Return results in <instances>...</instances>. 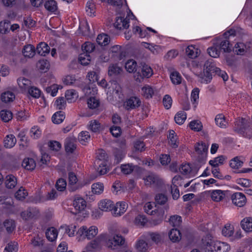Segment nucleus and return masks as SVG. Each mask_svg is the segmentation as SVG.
Returning a JSON list of instances; mask_svg holds the SVG:
<instances>
[{
    "label": "nucleus",
    "instance_id": "obj_1",
    "mask_svg": "<svg viewBox=\"0 0 252 252\" xmlns=\"http://www.w3.org/2000/svg\"><path fill=\"white\" fill-rule=\"evenodd\" d=\"M213 73L220 76L224 81L228 79V77L226 72L217 67L213 60L211 59L206 61L204 64L203 75L201 77L200 82L205 84L210 83L212 79Z\"/></svg>",
    "mask_w": 252,
    "mask_h": 252
},
{
    "label": "nucleus",
    "instance_id": "obj_2",
    "mask_svg": "<svg viewBox=\"0 0 252 252\" xmlns=\"http://www.w3.org/2000/svg\"><path fill=\"white\" fill-rule=\"evenodd\" d=\"M249 120L246 118H238L236 119L234 122L233 127L234 130L241 134L243 137L247 138L246 136L248 131H251V128H249Z\"/></svg>",
    "mask_w": 252,
    "mask_h": 252
},
{
    "label": "nucleus",
    "instance_id": "obj_3",
    "mask_svg": "<svg viewBox=\"0 0 252 252\" xmlns=\"http://www.w3.org/2000/svg\"><path fill=\"white\" fill-rule=\"evenodd\" d=\"M91 244L94 249L99 248L103 246L109 248L112 247V243L109 241V237L104 234L98 236L92 242Z\"/></svg>",
    "mask_w": 252,
    "mask_h": 252
},
{
    "label": "nucleus",
    "instance_id": "obj_4",
    "mask_svg": "<svg viewBox=\"0 0 252 252\" xmlns=\"http://www.w3.org/2000/svg\"><path fill=\"white\" fill-rule=\"evenodd\" d=\"M98 233V229L95 226H92L88 228L86 226H83L78 230L77 233L84 238L92 239Z\"/></svg>",
    "mask_w": 252,
    "mask_h": 252
},
{
    "label": "nucleus",
    "instance_id": "obj_5",
    "mask_svg": "<svg viewBox=\"0 0 252 252\" xmlns=\"http://www.w3.org/2000/svg\"><path fill=\"white\" fill-rule=\"evenodd\" d=\"M73 206L74 211L71 210L70 212L74 215L78 214L86 208V201L82 197H75L73 200Z\"/></svg>",
    "mask_w": 252,
    "mask_h": 252
},
{
    "label": "nucleus",
    "instance_id": "obj_6",
    "mask_svg": "<svg viewBox=\"0 0 252 252\" xmlns=\"http://www.w3.org/2000/svg\"><path fill=\"white\" fill-rule=\"evenodd\" d=\"M77 178L76 175L72 172L68 173V190L70 191H75L83 187V185L77 183Z\"/></svg>",
    "mask_w": 252,
    "mask_h": 252
},
{
    "label": "nucleus",
    "instance_id": "obj_7",
    "mask_svg": "<svg viewBox=\"0 0 252 252\" xmlns=\"http://www.w3.org/2000/svg\"><path fill=\"white\" fill-rule=\"evenodd\" d=\"M165 211L162 208H158L154 210L153 218L151 221V223L154 225H157L161 223L164 218Z\"/></svg>",
    "mask_w": 252,
    "mask_h": 252
},
{
    "label": "nucleus",
    "instance_id": "obj_8",
    "mask_svg": "<svg viewBox=\"0 0 252 252\" xmlns=\"http://www.w3.org/2000/svg\"><path fill=\"white\" fill-rule=\"evenodd\" d=\"M232 203L236 206L242 207L246 203L247 199L245 195L241 192H236L231 196Z\"/></svg>",
    "mask_w": 252,
    "mask_h": 252
},
{
    "label": "nucleus",
    "instance_id": "obj_9",
    "mask_svg": "<svg viewBox=\"0 0 252 252\" xmlns=\"http://www.w3.org/2000/svg\"><path fill=\"white\" fill-rule=\"evenodd\" d=\"M141 104V101L140 98L135 96L130 97L125 102V105L127 110L136 109L139 107Z\"/></svg>",
    "mask_w": 252,
    "mask_h": 252
},
{
    "label": "nucleus",
    "instance_id": "obj_10",
    "mask_svg": "<svg viewBox=\"0 0 252 252\" xmlns=\"http://www.w3.org/2000/svg\"><path fill=\"white\" fill-rule=\"evenodd\" d=\"M146 186H159L161 184V180L156 175L151 173L146 178H143Z\"/></svg>",
    "mask_w": 252,
    "mask_h": 252
},
{
    "label": "nucleus",
    "instance_id": "obj_11",
    "mask_svg": "<svg viewBox=\"0 0 252 252\" xmlns=\"http://www.w3.org/2000/svg\"><path fill=\"white\" fill-rule=\"evenodd\" d=\"M220 51L222 50L224 52L229 53L231 52V44L230 42L227 39L222 38H217L215 41Z\"/></svg>",
    "mask_w": 252,
    "mask_h": 252
},
{
    "label": "nucleus",
    "instance_id": "obj_12",
    "mask_svg": "<svg viewBox=\"0 0 252 252\" xmlns=\"http://www.w3.org/2000/svg\"><path fill=\"white\" fill-rule=\"evenodd\" d=\"M141 69H139L137 74L141 78H149L153 74V70L152 68L146 63H141Z\"/></svg>",
    "mask_w": 252,
    "mask_h": 252
},
{
    "label": "nucleus",
    "instance_id": "obj_13",
    "mask_svg": "<svg viewBox=\"0 0 252 252\" xmlns=\"http://www.w3.org/2000/svg\"><path fill=\"white\" fill-rule=\"evenodd\" d=\"M121 169L122 172L125 174L128 175L132 173L133 172H139L141 168L138 165H135L132 163L124 164L121 165Z\"/></svg>",
    "mask_w": 252,
    "mask_h": 252
},
{
    "label": "nucleus",
    "instance_id": "obj_14",
    "mask_svg": "<svg viewBox=\"0 0 252 252\" xmlns=\"http://www.w3.org/2000/svg\"><path fill=\"white\" fill-rule=\"evenodd\" d=\"M76 140L71 137L65 139L64 148L65 152L67 153H73L76 148Z\"/></svg>",
    "mask_w": 252,
    "mask_h": 252
},
{
    "label": "nucleus",
    "instance_id": "obj_15",
    "mask_svg": "<svg viewBox=\"0 0 252 252\" xmlns=\"http://www.w3.org/2000/svg\"><path fill=\"white\" fill-rule=\"evenodd\" d=\"M195 152L199 155H201V158L200 159L198 158V161L200 162L204 163L206 157V152L207 151V147L204 143L197 144V146L195 147Z\"/></svg>",
    "mask_w": 252,
    "mask_h": 252
},
{
    "label": "nucleus",
    "instance_id": "obj_16",
    "mask_svg": "<svg viewBox=\"0 0 252 252\" xmlns=\"http://www.w3.org/2000/svg\"><path fill=\"white\" fill-rule=\"evenodd\" d=\"M113 214L116 216H121L126 210L127 205L124 202H118L114 206Z\"/></svg>",
    "mask_w": 252,
    "mask_h": 252
},
{
    "label": "nucleus",
    "instance_id": "obj_17",
    "mask_svg": "<svg viewBox=\"0 0 252 252\" xmlns=\"http://www.w3.org/2000/svg\"><path fill=\"white\" fill-rule=\"evenodd\" d=\"M129 26V19L127 18L124 19L122 17H117L114 23V27L119 30H121L122 28L127 29Z\"/></svg>",
    "mask_w": 252,
    "mask_h": 252
},
{
    "label": "nucleus",
    "instance_id": "obj_18",
    "mask_svg": "<svg viewBox=\"0 0 252 252\" xmlns=\"http://www.w3.org/2000/svg\"><path fill=\"white\" fill-rule=\"evenodd\" d=\"M123 72V68L118 64H111L108 67V74L109 76L117 77Z\"/></svg>",
    "mask_w": 252,
    "mask_h": 252
},
{
    "label": "nucleus",
    "instance_id": "obj_19",
    "mask_svg": "<svg viewBox=\"0 0 252 252\" xmlns=\"http://www.w3.org/2000/svg\"><path fill=\"white\" fill-rule=\"evenodd\" d=\"M18 84L23 92L27 91L32 86L31 81L25 78H19L17 79Z\"/></svg>",
    "mask_w": 252,
    "mask_h": 252
},
{
    "label": "nucleus",
    "instance_id": "obj_20",
    "mask_svg": "<svg viewBox=\"0 0 252 252\" xmlns=\"http://www.w3.org/2000/svg\"><path fill=\"white\" fill-rule=\"evenodd\" d=\"M109 241L112 243V247L110 248L111 249H115L117 246L123 245L125 242V239L119 235H115L111 238L109 237Z\"/></svg>",
    "mask_w": 252,
    "mask_h": 252
},
{
    "label": "nucleus",
    "instance_id": "obj_21",
    "mask_svg": "<svg viewBox=\"0 0 252 252\" xmlns=\"http://www.w3.org/2000/svg\"><path fill=\"white\" fill-rule=\"evenodd\" d=\"M113 202L108 199H104L100 201L99 204V208L103 211H112L114 207Z\"/></svg>",
    "mask_w": 252,
    "mask_h": 252
},
{
    "label": "nucleus",
    "instance_id": "obj_22",
    "mask_svg": "<svg viewBox=\"0 0 252 252\" xmlns=\"http://www.w3.org/2000/svg\"><path fill=\"white\" fill-rule=\"evenodd\" d=\"M36 51L39 55L45 56L49 53L50 47L46 43L41 42L37 45Z\"/></svg>",
    "mask_w": 252,
    "mask_h": 252
},
{
    "label": "nucleus",
    "instance_id": "obj_23",
    "mask_svg": "<svg viewBox=\"0 0 252 252\" xmlns=\"http://www.w3.org/2000/svg\"><path fill=\"white\" fill-rule=\"evenodd\" d=\"M241 226L246 232L252 231V218L246 217L241 221Z\"/></svg>",
    "mask_w": 252,
    "mask_h": 252
},
{
    "label": "nucleus",
    "instance_id": "obj_24",
    "mask_svg": "<svg viewBox=\"0 0 252 252\" xmlns=\"http://www.w3.org/2000/svg\"><path fill=\"white\" fill-rule=\"evenodd\" d=\"M22 53L25 57L32 58L35 54L34 47L31 44L25 45L22 50Z\"/></svg>",
    "mask_w": 252,
    "mask_h": 252
},
{
    "label": "nucleus",
    "instance_id": "obj_25",
    "mask_svg": "<svg viewBox=\"0 0 252 252\" xmlns=\"http://www.w3.org/2000/svg\"><path fill=\"white\" fill-rule=\"evenodd\" d=\"M170 239L173 242H179L181 239V234L179 230L177 228L172 229L168 234Z\"/></svg>",
    "mask_w": 252,
    "mask_h": 252
},
{
    "label": "nucleus",
    "instance_id": "obj_26",
    "mask_svg": "<svg viewBox=\"0 0 252 252\" xmlns=\"http://www.w3.org/2000/svg\"><path fill=\"white\" fill-rule=\"evenodd\" d=\"M39 213L38 210L33 208H29L26 211L21 213V217L25 220H28L33 218L35 215Z\"/></svg>",
    "mask_w": 252,
    "mask_h": 252
},
{
    "label": "nucleus",
    "instance_id": "obj_27",
    "mask_svg": "<svg viewBox=\"0 0 252 252\" xmlns=\"http://www.w3.org/2000/svg\"><path fill=\"white\" fill-rule=\"evenodd\" d=\"M5 184L7 188H14L17 184L16 178L11 174L6 176L5 178Z\"/></svg>",
    "mask_w": 252,
    "mask_h": 252
},
{
    "label": "nucleus",
    "instance_id": "obj_28",
    "mask_svg": "<svg viewBox=\"0 0 252 252\" xmlns=\"http://www.w3.org/2000/svg\"><path fill=\"white\" fill-rule=\"evenodd\" d=\"M58 236L57 230L53 227L48 228L46 231V236L47 239L51 241H55Z\"/></svg>",
    "mask_w": 252,
    "mask_h": 252
},
{
    "label": "nucleus",
    "instance_id": "obj_29",
    "mask_svg": "<svg viewBox=\"0 0 252 252\" xmlns=\"http://www.w3.org/2000/svg\"><path fill=\"white\" fill-rule=\"evenodd\" d=\"M16 139L14 135H8L4 140V146L7 148H12L16 144Z\"/></svg>",
    "mask_w": 252,
    "mask_h": 252
},
{
    "label": "nucleus",
    "instance_id": "obj_30",
    "mask_svg": "<svg viewBox=\"0 0 252 252\" xmlns=\"http://www.w3.org/2000/svg\"><path fill=\"white\" fill-rule=\"evenodd\" d=\"M22 165L25 169L29 170H32L35 167L36 164L33 159L27 158L24 159Z\"/></svg>",
    "mask_w": 252,
    "mask_h": 252
},
{
    "label": "nucleus",
    "instance_id": "obj_31",
    "mask_svg": "<svg viewBox=\"0 0 252 252\" xmlns=\"http://www.w3.org/2000/svg\"><path fill=\"white\" fill-rule=\"evenodd\" d=\"M226 192L221 190H214L212 192L211 197L215 201H220L225 196Z\"/></svg>",
    "mask_w": 252,
    "mask_h": 252
},
{
    "label": "nucleus",
    "instance_id": "obj_32",
    "mask_svg": "<svg viewBox=\"0 0 252 252\" xmlns=\"http://www.w3.org/2000/svg\"><path fill=\"white\" fill-rule=\"evenodd\" d=\"M45 8L49 11L54 12L57 10V3L54 0H46L44 3Z\"/></svg>",
    "mask_w": 252,
    "mask_h": 252
},
{
    "label": "nucleus",
    "instance_id": "obj_33",
    "mask_svg": "<svg viewBox=\"0 0 252 252\" xmlns=\"http://www.w3.org/2000/svg\"><path fill=\"white\" fill-rule=\"evenodd\" d=\"M110 41L109 36L106 34H100L96 38L97 43L101 46H106Z\"/></svg>",
    "mask_w": 252,
    "mask_h": 252
},
{
    "label": "nucleus",
    "instance_id": "obj_34",
    "mask_svg": "<svg viewBox=\"0 0 252 252\" xmlns=\"http://www.w3.org/2000/svg\"><path fill=\"white\" fill-rule=\"evenodd\" d=\"M213 247L217 252H227L229 249V245L225 243L218 242L214 244Z\"/></svg>",
    "mask_w": 252,
    "mask_h": 252
},
{
    "label": "nucleus",
    "instance_id": "obj_35",
    "mask_svg": "<svg viewBox=\"0 0 252 252\" xmlns=\"http://www.w3.org/2000/svg\"><path fill=\"white\" fill-rule=\"evenodd\" d=\"M14 98L15 94L11 91L5 92L1 95V100L5 103L12 101Z\"/></svg>",
    "mask_w": 252,
    "mask_h": 252
},
{
    "label": "nucleus",
    "instance_id": "obj_36",
    "mask_svg": "<svg viewBox=\"0 0 252 252\" xmlns=\"http://www.w3.org/2000/svg\"><path fill=\"white\" fill-rule=\"evenodd\" d=\"M64 113L60 111L57 112L53 115L52 120L54 124H59L64 120Z\"/></svg>",
    "mask_w": 252,
    "mask_h": 252
},
{
    "label": "nucleus",
    "instance_id": "obj_37",
    "mask_svg": "<svg viewBox=\"0 0 252 252\" xmlns=\"http://www.w3.org/2000/svg\"><path fill=\"white\" fill-rule=\"evenodd\" d=\"M137 63L133 60H129L126 62L125 64V68L129 73L135 72L137 71Z\"/></svg>",
    "mask_w": 252,
    "mask_h": 252
},
{
    "label": "nucleus",
    "instance_id": "obj_38",
    "mask_svg": "<svg viewBox=\"0 0 252 252\" xmlns=\"http://www.w3.org/2000/svg\"><path fill=\"white\" fill-rule=\"evenodd\" d=\"M207 51L209 55L213 58L219 57L220 52L215 41L213 43V46L209 47Z\"/></svg>",
    "mask_w": 252,
    "mask_h": 252
},
{
    "label": "nucleus",
    "instance_id": "obj_39",
    "mask_svg": "<svg viewBox=\"0 0 252 252\" xmlns=\"http://www.w3.org/2000/svg\"><path fill=\"white\" fill-rule=\"evenodd\" d=\"M168 138L169 139V143L170 145L174 148L178 147L179 142H177V135L173 130H170Z\"/></svg>",
    "mask_w": 252,
    "mask_h": 252
},
{
    "label": "nucleus",
    "instance_id": "obj_40",
    "mask_svg": "<svg viewBox=\"0 0 252 252\" xmlns=\"http://www.w3.org/2000/svg\"><path fill=\"white\" fill-rule=\"evenodd\" d=\"M187 119L186 113L181 111L178 112L174 117L175 122L178 125H182Z\"/></svg>",
    "mask_w": 252,
    "mask_h": 252
},
{
    "label": "nucleus",
    "instance_id": "obj_41",
    "mask_svg": "<svg viewBox=\"0 0 252 252\" xmlns=\"http://www.w3.org/2000/svg\"><path fill=\"white\" fill-rule=\"evenodd\" d=\"M137 250L140 252H146L148 248V243L144 240H138L135 246Z\"/></svg>",
    "mask_w": 252,
    "mask_h": 252
},
{
    "label": "nucleus",
    "instance_id": "obj_42",
    "mask_svg": "<svg viewBox=\"0 0 252 252\" xmlns=\"http://www.w3.org/2000/svg\"><path fill=\"white\" fill-rule=\"evenodd\" d=\"M169 222L174 227H179L182 223V218L178 215L172 216L169 219Z\"/></svg>",
    "mask_w": 252,
    "mask_h": 252
},
{
    "label": "nucleus",
    "instance_id": "obj_43",
    "mask_svg": "<svg viewBox=\"0 0 252 252\" xmlns=\"http://www.w3.org/2000/svg\"><path fill=\"white\" fill-rule=\"evenodd\" d=\"M143 95L146 98H151L152 97L154 92L153 89L148 85H146L142 88Z\"/></svg>",
    "mask_w": 252,
    "mask_h": 252
},
{
    "label": "nucleus",
    "instance_id": "obj_44",
    "mask_svg": "<svg viewBox=\"0 0 252 252\" xmlns=\"http://www.w3.org/2000/svg\"><path fill=\"white\" fill-rule=\"evenodd\" d=\"M198 49L193 46H189L186 49L187 56L190 59H194L198 56Z\"/></svg>",
    "mask_w": 252,
    "mask_h": 252
},
{
    "label": "nucleus",
    "instance_id": "obj_45",
    "mask_svg": "<svg viewBox=\"0 0 252 252\" xmlns=\"http://www.w3.org/2000/svg\"><path fill=\"white\" fill-rule=\"evenodd\" d=\"M37 67L44 72H46L49 68L50 63L47 60H40L37 63Z\"/></svg>",
    "mask_w": 252,
    "mask_h": 252
},
{
    "label": "nucleus",
    "instance_id": "obj_46",
    "mask_svg": "<svg viewBox=\"0 0 252 252\" xmlns=\"http://www.w3.org/2000/svg\"><path fill=\"white\" fill-rule=\"evenodd\" d=\"M243 162L238 157H235L230 161L229 165L233 169H238L242 167Z\"/></svg>",
    "mask_w": 252,
    "mask_h": 252
},
{
    "label": "nucleus",
    "instance_id": "obj_47",
    "mask_svg": "<svg viewBox=\"0 0 252 252\" xmlns=\"http://www.w3.org/2000/svg\"><path fill=\"white\" fill-rule=\"evenodd\" d=\"M215 122L217 125L220 127L224 128L226 127V122L225 120V117L223 114L217 115L215 118Z\"/></svg>",
    "mask_w": 252,
    "mask_h": 252
},
{
    "label": "nucleus",
    "instance_id": "obj_48",
    "mask_svg": "<svg viewBox=\"0 0 252 252\" xmlns=\"http://www.w3.org/2000/svg\"><path fill=\"white\" fill-rule=\"evenodd\" d=\"M94 49L95 45L94 44L90 42H86L82 45V51L87 53L89 55L90 53L93 52Z\"/></svg>",
    "mask_w": 252,
    "mask_h": 252
},
{
    "label": "nucleus",
    "instance_id": "obj_49",
    "mask_svg": "<svg viewBox=\"0 0 252 252\" xmlns=\"http://www.w3.org/2000/svg\"><path fill=\"white\" fill-rule=\"evenodd\" d=\"M0 116L3 122H8L12 118V114L10 111L2 110L0 112Z\"/></svg>",
    "mask_w": 252,
    "mask_h": 252
},
{
    "label": "nucleus",
    "instance_id": "obj_50",
    "mask_svg": "<svg viewBox=\"0 0 252 252\" xmlns=\"http://www.w3.org/2000/svg\"><path fill=\"white\" fill-rule=\"evenodd\" d=\"M62 88V87L61 86L53 84L50 87L46 88L45 90L47 93H50L52 96H55L56 95L58 90Z\"/></svg>",
    "mask_w": 252,
    "mask_h": 252
},
{
    "label": "nucleus",
    "instance_id": "obj_51",
    "mask_svg": "<svg viewBox=\"0 0 252 252\" xmlns=\"http://www.w3.org/2000/svg\"><path fill=\"white\" fill-rule=\"evenodd\" d=\"M92 189L94 193L99 194L103 192L104 186L102 183H96L92 185Z\"/></svg>",
    "mask_w": 252,
    "mask_h": 252
},
{
    "label": "nucleus",
    "instance_id": "obj_52",
    "mask_svg": "<svg viewBox=\"0 0 252 252\" xmlns=\"http://www.w3.org/2000/svg\"><path fill=\"white\" fill-rule=\"evenodd\" d=\"M168 198L166 195L158 193L155 197V202L159 205H164L167 201Z\"/></svg>",
    "mask_w": 252,
    "mask_h": 252
},
{
    "label": "nucleus",
    "instance_id": "obj_53",
    "mask_svg": "<svg viewBox=\"0 0 252 252\" xmlns=\"http://www.w3.org/2000/svg\"><path fill=\"white\" fill-rule=\"evenodd\" d=\"M3 225L8 233H11L15 228V222L12 220H6L3 222Z\"/></svg>",
    "mask_w": 252,
    "mask_h": 252
},
{
    "label": "nucleus",
    "instance_id": "obj_54",
    "mask_svg": "<svg viewBox=\"0 0 252 252\" xmlns=\"http://www.w3.org/2000/svg\"><path fill=\"white\" fill-rule=\"evenodd\" d=\"M99 104V100L94 97H91L88 99V107L90 109H94L98 107Z\"/></svg>",
    "mask_w": 252,
    "mask_h": 252
},
{
    "label": "nucleus",
    "instance_id": "obj_55",
    "mask_svg": "<svg viewBox=\"0 0 252 252\" xmlns=\"http://www.w3.org/2000/svg\"><path fill=\"white\" fill-rule=\"evenodd\" d=\"M89 128L94 132H97L100 130V124L96 120L90 122Z\"/></svg>",
    "mask_w": 252,
    "mask_h": 252
},
{
    "label": "nucleus",
    "instance_id": "obj_56",
    "mask_svg": "<svg viewBox=\"0 0 252 252\" xmlns=\"http://www.w3.org/2000/svg\"><path fill=\"white\" fill-rule=\"evenodd\" d=\"M79 59L82 64L87 65L91 61V57L87 53L83 52L80 55Z\"/></svg>",
    "mask_w": 252,
    "mask_h": 252
},
{
    "label": "nucleus",
    "instance_id": "obj_57",
    "mask_svg": "<svg viewBox=\"0 0 252 252\" xmlns=\"http://www.w3.org/2000/svg\"><path fill=\"white\" fill-rule=\"evenodd\" d=\"M26 92L34 98H38L40 95V91L38 88L32 86Z\"/></svg>",
    "mask_w": 252,
    "mask_h": 252
},
{
    "label": "nucleus",
    "instance_id": "obj_58",
    "mask_svg": "<svg viewBox=\"0 0 252 252\" xmlns=\"http://www.w3.org/2000/svg\"><path fill=\"white\" fill-rule=\"evenodd\" d=\"M189 127L194 131H199L202 129V125L201 123L198 120H194L189 123Z\"/></svg>",
    "mask_w": 252,
    "mask_h": 252
},
{
    "label": "nucleus",
    "instance_id": "obj_59",
    "mask_svg": "<svg viewBox=\"0 0 252 252\" xmlns=\"http://www.w3.org/2000/svg\"><path fill=\"white\" fill-rule=\"evenodd\" d=\"M90 139V135L88 131H82L78 135V140L80 143L84 144Z\"/></svg>",
    "mask_w": 252,
    "mask_h": 252
},
{
    "label": "nucleus",
    "instance_id": "obj_60",
    "mask_svg": "<svg viewBox=\"0 0 252 252\" xmlns=\"http://www.w3.org/2000/svg\"><path fill=\"white\" fill-rule=\"evenodd\" d=\"M55 105L58 109H63L65 107L66 99L63 97H60L56 100Z\"/></svg>",
    "mask_w": 252,
    "mask_h": 252
},
{
    "label": "nucleus",
    "instance_id": "obj_61",
    "mask_svg": "<svg viewBox=\"0 0 252 252\" xmlns=\"http://www.w3.org/2000/svg\"><path fill=\"white\" fill-rule=\"evenodd\" d=\"M170 78L174 84H179L181 83L182 78L178 72H173L170 75Z\"/></svg>",
    "mask_w": 252,
    "mask_h": 252
},
{
    "label": "nucleus",
    "instance_id": "obj_62",
    "mask_svg": "<svg viewBox=\"0 0 252 252\" xmlns=\"http://www.w3.org/2000/svg\"><path fill=\"white\" fill-rule=\"evenodd\" d=\"M147 222V220L144 215H139L135 219V223L138 226H143Z\"/></svg>",
    "mask_w": 252,
    "mask_h": 252
},
{
    "label": "nucleus",
    "instance_id": "obj_63",
    "mask_svg": "<svg viewBox=\"0 0 252 252\" xmlns=\"http://www.w3.org/2000/svg\"><path fill=\"white\" fill-rule=\"evenodd\" d=\"M10 22L8 20H5L3 22H0V32L1 33H6L10 27Z\"/></svg>",
    "mask_w": 252,
    "mask_h": 252
},
{
    "label": "nucleus",
    "instance_id": "obj_64",
    "mask_svg": "<svg viewBox=\"0 0 252 252\" xmlns=\"http://www.w3.org/2000/svg\"><path fill=\"white\" fill-rule=\"evenodd\" d=\"M28 195V192L23 187H21L15 193V197L20 200H22L25 198Z\"/></svg>",
    "mask_w": 252,
    "mask_h": 252
}]
</instances>
